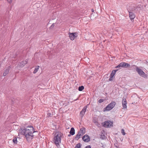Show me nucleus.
<instances>
[{
  "mask_svg": "<svg viewBox=\"0 0 148 148\" xmlns=\"http://www.w3.org/2000/svg\"><path fill=\"white\" fill-rule=\"evenodd\" d=\"M110 121H105L104 124L103 125V126L106 127H108L110 126L112 124H110Z\"/></svg>",
  "mask_w": 148,
  "mask_h": 148,
  "instance_id": "12",
  "label": "nucleus"
},
{
  "mask_svg": "<svg viewBox=\"0 0 148 148\" xmlns=\"http://www.w3.org/2000/svg\"><path fill=\"white\" fill-rule=\"evenodd\" d=\"M121 132L122 134L123 135H125V132H124V130L123 129H122L121 130Z\"/></svg>",
  "mask_w": 148,
  "mask_h": 148,
  "instance_id": "25",
  "label": "nucleus"
},
{
  "mask_svg": "<svg viewBox=\"0 0 148 148\" xmlns=\"http://www.w3.org/2000/svg\"><path fill=\"white\" fill-rule=\"evenodd\" d=\"M104 100L103 99H100L98 101V102L99 103H101L103 102Z\"/></svg>",
  "mask_w": 148,
  "mask_h": 148,
  "instance_id": "26",
  "label": "nucleus"
},
{
  "mask_svg": "<svg viewBox=\"0 0 148 148\" xmlns=\"http://www.w3.org/2000/svg\"><path fill=\"white\" fill-rule=\"evenodd\" d=\"M20 64L21 65V66H24L25 64H26V63H25L24 61H23L21 62Z\"/></svg>",
  "mask_w": 148,
  "mask_h": 148,
  "instance_id": "23",
  "label": "nucleus"
},
{
  "mask_svg": "<svg viewBox=\"0 0 148 148\" xmlns=\"http://www.w3.org/2000/svg\"><path fill=\"white\" fill-rule=\"evenodd\" d=\"M78 98H77V99H75L74 101H76V100H78Z\"/></svg>",
  "mask_w": 148,
  "mask_h": 148,
  "instance_id": "35",
  "label": "nucleus"
},
{
  "mask_svg": "<svg viewBox=\"0 0 148 148\" xmlns=\"http://www.w3.org/2000/svg\"><path fill=\"white\" fill-rule=\"evenodd\" d=\"M76 34L77 33L76 32L72 33L70 32L69 33V37L70 39L72 40H74L75 38L76 37V36H75Z\"/></svg>",
  "mask_w": 148,
  "mask_h": 148,
  "instance_id": "6",
  "label": "nucleus"
},
{
  "mask_svg": "<svg viewBox=\"0 0 148 148\" xmlns=\"http://www.w3.org/2000/svg\"><path fill=\"white\" fill-rule=\"evenodd\" d=\"M130 67H129L130 69V70H136V69L137 68H138V67H137L135 65H130Z\"/></svg>",
  "mask_w": 148,
  "mask_h": 148,
  "instance_id": "14",
  "label": "nucleus"
},
{
  "mask_svg": "<svg viewBox=\"0 0 148 148\" xmlns=\"http://www.w3.org/2000/svg\"><path fill=\"white\" fill-rule=\"evenodd\" d=\"M85 128L82 127L80 129L79 132H80L81 133H82L83 134H84L85 133Z\"/></svg>",
  "mask_w": 148,
  "mask_h": 148,
  "instance_id": "17",
  "label": "nucleus"
},
{
  "mask_svg": "<svg viewBox=\"0 0 148 148\" xmlns=\"http://www.w3.org/2000/svg\"><path fill=\"white\" fill-rule=\"evenodd\" d=\"M13 141L14 144H16L17 142L16 138H14L13 140Z\"/></svg>",
  "mask_w": 148,
  "mask_h": 148,
  "instance_id": "21",
  "label": "nucleus"
},
{
  "mask_svg": "<svg viewBox=\"0 0 148 148\" xmlns=\"http://www.w3.org/2000/svg\"><path fill=\"white\" fill-rule=\"evenodd\" d=\"M87 106H85L83 108L81 112H80V115H81L82 118L83 117V116L85 114V112L87 109Z\"/></svg>",
  "mask_w": 148,
  "mask_h": 148,
  "instance_id": "10",
  "label": "nucleus"
},
{
  "mask_svg": "<svg viewBox=\"0 0 148 148\" xmlns=\"http://www.w3.org/2000/svg\"><path fill=\"white\" fill-rule=\"evenodd\" d=\"M116 102L114 101H112L104 109V111H109L112 109L115 106Z\"/></svg>",
  "mask_w": 148,
  "mask_h": 148,
  "instance_id": "3",
  "label": "nucleus"
},
{
  "mask_svg": "<svg viewBox=\"0 0 148 148\" xmlns=\"http://www.w3.org/2000/svg\"><path fill=\"white\" fill-rule=\"evenodd\" d=\"M119 70V69H117L115 70H113L112 71L111 73L110 74V76L112 75V77H113L114 76L116 72L117 71Z\"/></svg>",
  "mask_w": 148,
  "mask_h": 148,
  "instance_id": "16",
  "label": "nucleus"
},
{
  "mask_svg": "<svg viewBox=\"0 0 148 148\" xmlns=\"http://www.w3.org/2000/svg\"><path fill=\"white\" fill-rule=\"evenodd\" d=\"M91 10H92V12H93L94 11V10L93 9H92Z\"/></svg>",
  "mask_w": 148,
  "mask_h": 148,
  "instance_id": "34",
  "label": "nucleus"
},
{
  "mask_svg": "<svg viewBox=\"0 0 148 148\" xmlns=\"http://www.w3.org/2000/svg\"><path fill=\"white\" fill-rule=\"evenodd\" d=\"M82 140L85 142H88L90 141V138L89 136L86 134L83 137Z\"/></svg>",
  "mask_w": 148,
  "mask_h": 148,
  "instance_id": "7",
  "label": "nucleus"
},
{
  "mask_svg": "<svg viewBox=\"0 0 148 148\" xmlns=\"http://www.w3.org/2000/svg\"><path fill=\"white\" fill-rule=\"evenodd\" d=\"M71 136V134H69V135H68V136L69 137H70V136Z\"/></svg>",
  "mask_w": 148,
  "mask_h": 148,
  "instance_id": "33",
  "label": "nucleus"
},
{
  "mask_svg": "<svg viewBox=\"0 0 148 148\" xmlns=\"http://www.w3.org/2000/svg\"><path fill=\"white\" fill-rule=\"evenodd\" d=\"M81 136V133L80 132H79L76 135L75 137V139L76 140H78L80 138V136Z\"/></svg>",
  "mask_w": 148,
  "mask_h": 148,
  "instance_id": "13",
  "label": "nucleus"
},
{
  "mask_svg": "<svg viewBox=\"0 0 148 148\" xmlns=\"http://www.w3.org/2000/svg\"><path fill=\"white\" fill-rule=\"evenodd\" d=\"M39 66H37L36 68L35 69L33 73L34 74L36 73L38 71V69H39Z\"/></svg>",
  "mask_w": 148,
  "mask_h": 148,
  "instance_id": "19",
  "label": "nucleus"
},
{
  "mask_svg": "<svg viewBox=\"0 0 148 148\" xmlns=\"http://www.w3.org/2000/svg\"><path fill=\"white\" fill-rule=\"evenodd\" d=\"M113 77H112V75H111V76L110 75V77L109 79V80L110 81H112L113 80Z\"/></svg>",
  "mask_w": 148,
  "mask_h": 148,
  "instance_id": "27",
  "label": "nucleus"
},
{
  "mask_svg": "<svg viewBox=\"0 0 148 148\" xmlns=\"http://www.w3.org/2000/svg\"><path fill=\"white\" fill-rule=\"evenodd\" d=\"M82 145L80 143H78L75 146V148H81Z\"/></svg>",
  "mask_w": 148,
  "mask_h": 148,
  "instance_id": "18",
  "label": "nucleus"
},
{
  "mask_svg": "<svg viewBox=\"0 0 148 148\" xmlns=\"http://www.w3.org/2000/svg\"><path fill=\"white\" fill-rule=\"evenodd\" d=\"M127 102L125 98H123L122 100V106L124 108H127Z\"/></svg>",
  "mask_w": 148,
  "mask_h": 148,
  "instance_id": "9",
  "label": "nucleus"
},
{
  "mask_svg": "<svg viewBox=\"0 0 148 148\" xmlns=\"http://www.w3.org/2000/svg\"><path fill=\"white\" fill-rule=\"evenodd\" d=\"M101 145H102L101 146L103 147V148H105V145H103L101 143Z\"/></svg>",
  "mask_w": 148,
  "mask_h": 148,
  "instance_id": "31",
  "label": "nucleus"
},
{
  "mask_svg": "<svg viewBox=\"0 0 148 148\" xmlns=\"http://www.w3.org/2000/svg\"><path fill=\"white\" fill-rule=\"evenodd\" d=\"M55 23H53V24L51 25V26L49 27L50 29H52L54 28V27Z\"/></svg>",
  "mask_w": 148,
  "mask_h": 148,
  "instance_id": "24",
  "label": "nucleus"
},
{
  "mask_svg": "<svg viewBox=\"0 0 148 148\" xmlns=\"http://www.w3.org/2000/svg\"><path fill=\"white\" fill-rule=\"evenodd\" d=\"M70 134L72 135H74L75 134V129L74 128L72 127L70 131Z\"/></svg>",
  "mask_w": 148,
  "mask_h": 148,
  "instance_id": "15",
  "label": "nucleus"
},
{
  "mask_svg": "<svg viewBox=\"0 0 148 148\" xmlns=\"http://www.w3.org/2000/svg\"><path fill=\"white\" fill-rule=\"evenodd\" d=\"M129 17L131 20V21H134V19L135 17V14L133 13L132 12H130L129 11Z\"/></svg>",
  "mask_w": 148,
  "mask_h": 148,
  "instance_id": "8",
  "label": "nucleus"
},
{
  "mask_svg": "<svg viewBox=\"0 0 148 148\" xmlns=\"http://www.w3.org/2000/svg\"><path fill=\"white\" fill-rule=\"evenodd\" d=\"M47 116L48 117H51L52 116V114L51 113L48 112L47 113Z\"/></svg>",
  "mask_w": 148,
  "mask_h": 148,
  "instance_id": "28",
  "label": "nucleus"
},
{
  "mask_svg": "<svg viewBox=\"0 0 148 148\" xmlns=\"http://www.w3.org/2000/svg\"><path fill=\"white\" fill-rule=\"evenodd\" d=\"M63 135V134L61 132H58L57 134L53 138V141L54 142L56 146H58L59 145V143H60L61 138Z\"/></svg>",
  "mask_w": 148,
  "mask_h": 148,
  "instance_id": "2",
  "label": "nucleus"
},
{
  "mask_svg": "<svg viewBox=\"0 0 148 148\" xmlns=\"http://www.w3.org/2000/svg\"><path fill=\"white\" fill-rule=\"evenodd\" d=\"M84 89V86H82L79 87L78 88V90L79 91H82Z\"/></svg>",
  "mask_w": 148,
  "mask_h": 148,
  "instance_id": "20",
  "label": "nucleus"
},
{
  "mask_svg": "<svg viewBox=\"0 0 148 148\" xmlns=\"http://www.w3.org/2000/svg\"><path fill=\"white\" fill-rule=\"evenodd\" d=\"M91 147L90 145H87L84 148H91Z\"/></svg>",
  "mask_w": 148,
  "mask_h": 148,
  "instance_id": "29",
  "label": "nucleus"
},
{
  "mask_svg": "<svg viewBox=\"0 0 148 148\" xmlns=\"http://www.w3.org/2000/svg\"><path fill=\"white\" fill-rule=\"evenodd\" d=\"M11 67L9 66L7 67L5 70L4 71L3 75L4 76H5L9 72Z\"/></svg>",
  "mask_w": 148,
  "mask_h": 148,
  "instance_id": "11",
  "label": "nucleus"
},
{
  "mask_svg": "<svg viewBox=\"0 0 148 148\" xmlns=\"http://www.w3.org/2000/svg\"><path fill=\"white\" fill-rule=\"evenodd\" d=\"M36 132L34 130L32 126H30L22 129L21 133L22 134L25 135L27 140H29L33 139L34 137L33 134Z\"/></svg>",
  "mask_w": 148,
  "mask_h": 148,
  "instance_id": "1",
  "label": "nucleus"
},
{
  "mask_svg": "<svg viewBox=\"0 0 148 148\" xmlns=\"http://www.w3.org/2000/svg\"><path fill=\"white\" fill-rule=\"evenodd\" d=\"M25 63L27 64V62L28 61V60L27 59L25 60V61H24Z\"/></svg>",
  "mask_w": 148,
  "mask_h": 148,
  "instance_id": "30",
  "label": "nucleus"
},
{
  "mask_svg": "<svg viewBox=\"0 0 148 148\" xmlns=\"http://www.w3.org/2000/svg\"><path fill=\"white\" fill-rule=\"evenodd\" d=\"M130 65L129 63L123 62L120 63L115 68H119L120 69H121V68L122 67H123L126 68L130 67Z\"/></svg>",
  "mask_w": 148,
  "mask_h": 148,
  "instance_id": "4",
  "label": "nucleus"
},
{
  "mask_svg": "<svg viewBox=\"0 0 148 148\" xmlns=\"http://www.w3.org/2000/svg\"><path fill=\"white\" fill-rule=\"evenodd\" d=\"M136 71L138 72V74L141 77L145 78L147 77V75L145 74L142 69L139 68H137L136 69Z\"/></svg>",
  "mask_w": 148,
  "mask_h": 148,
  "instance_id": "5",
  "label": "nucleus"
},
{
  "mask_svg": "<svg viewBox=\"0 0 148 148\" xmlns=\"http://www.w3.org/2000/svg\"><path fill=\"white\" fill-rule=\"evenodd\" d=\"M105 135H104V134H103V133L101 134V136H100V138H101V139H103L105 138Z\"/></svg>",
  "mask_w": 148,
  "mask_h": 148,
  "instance_id": "22",
  "label": "nucleus"
},
{
  "mask_svg": "<svg viewBox=\"0 0 148 148\" xmlns=\"http://www.w3.org/2000/svg\"><path fill=\"white\" fill-rule=\"evenodd\" d=\"M8 1L10 3H11L12 2V0H10L9 1Z\"/></svg>",
  "mask_w": 148,
  "mask_h": 148,
  "instance_id": "32",
  "label": "nucleus"
}]
</instances>
